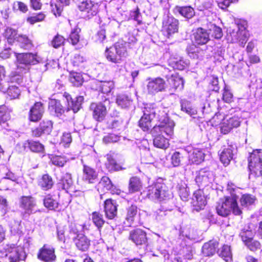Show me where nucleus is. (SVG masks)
I'll list each match as a JSON object with an SVG mask.
<instances>
[{"mask_svg":"<svg viewBox=\"0 0 262 262\" xmlns=\"http://www.w3.org/2000/svg\"><path fill=\"white\" fill-rule=\"evenodd\" d=\"M160 124L155 126L151 130L153 144L156 147L166 149L169 144L167 137H171L173 134L174 123L173 121L167 119L165 117L163 119L158 118Z\"/></svg>","mask_w":262,"mask_h":262,"instance_id":"nucleus-1","label":"nucleus"},{"mask_svg":"<svg viewBox=\"0 0 262 262\" xmlns=\"http://www.w3.org/2000/svg\"><path fill=\"white\" fill-rule=\"evenodd\" d=\"M227 190L230 194V196H227L225 201L221 200L216 207L217 214L222 216H227L231 211L235 215H239L242 211L237 206V199L238 198L240 188L236 187L232 183H228Z\"/></svg>","mask_w":262,"mask_h":262,"instance_id":"nucleus-2","label":"nucleus"},{"mask_svg":"<svg viewBox=\"0 0 262 262\" xmlns=\"http://www.w3.org/2000/svg\"><path fill=\"white\" fill-rule=\"evenodd\" d=\"M63 96L67 103L66 109L62 106L59 101L55 99L51 100L49 104L50 112L57 117L61 116L66 110L67 112L72 110L73 113H77L80 110L83 101V97L80 96L73 98L69 94L64 93Z\"/></svg>","mask_w":262,"mask_h":262,"instance_id":"nucleus-3","label":"nucleus"},{"mask_svg":"<svg viewBox=\"0 0 262 262\" xmlns=\"http://www.w3.org/2000/svg\"><path fill=\"white\" fill-rule=\"evenodd\" d=\"M249 177L255 178L262 174V150L256 149L253 151L248 159Z\"/></svg>","mask_w":262,"mask_h":262,"instance_id":"nucleus-4","label":"nucleus"},{"mask_svg":"<svg viewBox=\"0 0 262 262\" xmlns=\"http://www.w3.org/2000/svg\"><path fill=\"white\" fill-rule=\"evenodd\" d=\"M147 195L153 201L162 202L169 200L171 194L164 184L157 183L148 187Z\"/></svg>","mask_w":262,"mask_h":262,"instance_id":"nucleus-5","label":"nucleus"},{"mask_svg":"<svg viewBox=\"0 0 262 262\" xmlns=\"http://www.w3.org/2000/svg\"><path fill=\"white\" fill-rule=\"evenodd\" d=\"M16 57L17 69L21 71H28L31 66L37 64L40 60L37 54L30 53H16Z\"/></svg>","mask_w":262,"mask_h":262,"instance_id":"nucleus-6","label":"nucleus"},{"mask_svg":"<svg viewBox=\"0 0 262 262\" xmlns=\"http://www.w3.org/2000/svg\"><path fill=\"white\" fill-rule=\"evenodd\" d=\"M99 6L92 0H79L78 8L84 19H90L95 16L98 12Z\"/></svg>","mask_w":262,"mask_h":262,"instance_id":"nucleus-7","label":"nucleus"},{"mask_svg":"<svg viewBox=\"0 0 262 262\" xmlns=\"http://www.w3.org/2000/svg\"><path fill=\"white\" fill-rule=\"evenodd\" d=\"M195 181L199 187L208 186L214 181L213 172L206 168L201 169L196 172Z\"/></svg>","mask_w":262,"mask_h":262,"instance_id":"nucleus-8","label":"nucleus"},{"mask_svg":"<svg viewBox=\"0 0 262 262\" xmlns=\"http://www.w3.org/2000/svg\"><path fill=\"white\" fill-rule=\"evenodd\" d=\"M110 101L105 99L104 102L92 103L90 105V110L92 111L93 117L96 121H103L107 113L106 104H109Z\"/></svg>","mask_w":262,"mask_h":262,"instance_id":"nucleus-9","label":"nucleus"},{"mask_svg":"<svg viewBox=\"0 0 262 262\" xmlns=\"http://www.w3.org/2000/svg\"><path fill=\"white\" fill-rule=\"evenodd\" d=\"M8 257L11 262H17L24 260L26 257L25 252L23 247L15 246L14 245H7L5 248Z\"/></svg>","mask_w":262,"mask_h":262,"instance_id":"nucleus-10","label":"nucleus"},{"mask_svg":"<svg viewBox=\"0 0 262 262\" xmlns=\"http://www.w3.org/2000/svg\"><path fill=\"white\" fill-rule=\"evenodd\" d=\"M179 21L172 16H167L163 20L162 31L169 38L178 30Z\"/></svg>","mask_w":262,"mask_h":262,"instance_id":"nucleus-11","label":"nucleus"},{"mask_svg":"<svg viewBox=\"0 0 262 262\" xmlns=\"http://www.w3.org/2000/svg\"><path fill=\"white\" fill-rule=\"evenodd\" d=\"M147 84V89L149 94H155L160 92H163L166 89L165 80L160 78H149Z\"/></svg>","mask_w":262,"mask_h":262,"instance_id":"nucleus-12","label":"nucleus"},{"mask_svg":"<svg viewBox=\"0 0 262 262\" xmlns=\"http://www.w3.org/2000/svg\"><path fill=\"white\" fill-rule=\"evenodd\" d=\"M128 239L137 246L146 245L147 242L146 232L139 228L131 230L129 232Z\"/></svg>","mask_w":262,"mask_h":262,"instance_id":"nucleus-13","label":"nucleus"},{"mask_svg":"<svg viewBox=\"0 0 262 262\" xmlns=\"http://www.w3.org/2000/svg\"><path fill=\"white\" fill-rule=\"evenodd\" d=\"M38 258L45 262H54L56 259L55 249L51 246L44 245L39 250Z\"/></svg>","mask_w":262,"mask_h":262,"instance_id":"nucleus-14","label":"nucleus"},{"mask_svg":"<svg viewBox=\"0 0 262 262\" xmlns=\"http://www.w3.org/2000/svg\"><path fill=\"white\" fill-rule=\"evenodd\" d=\"M186 150L188 154V160L190 163L199 164L204 161L205 154L202 149L187 147Z\"/></svg>","mask_w":262,"mask_h":262,"instance_id":"nucleus-15","label":"nucleus"},{"mask_svg":"<svg viewBox=\"0 0 262 262\" xmlns=\"http://www.w3.org/2000/svg\"><path fill=\"white\" fill-rule=\"evenodd\" d=\"M143 112L144 116L149 117L152 120L157 118L159 122L158 118H162L163 119L165 117L167 119H169L166 116V114L163 111L161 112L158 107L154 106V104L147 105L144 107Z\"/></svg>","mask_w":262,"mask_h":262,"instance_id":"nucleus-16","label":"nucleus"},{"mask_svg":"<svg viewBox=\"0 0 262 262\" xmlns=\"http://www.w3.org/2000/svg\"><path fill=\"white\" fill-rule=\"evenodd\" d=\"M241 123L240 118L233 116L227 119H224L221 125V132L224 134L229 133L233 128L238 127Z\"/></svg>","mask_w":262,"mask_h":262,"instance_id":"nucleus-17","label":"nucleus"},{"mask_svg":"<svg viewBox=\"0 0 262 262\" xmlns=\"http://www.w3.org/2000/svg\"><path fill=\"white\" fill-rule=\"evenodd\" d=\"M20 207L24 210L25 213L29 215L36 211V202L32 196H23L20 200Z\"/></svg>","mask_w":262,"mask_h":262,"instance_id":"nucleus-18","label":"nucleus"},{"mask_svg":"<svg viewBox=\"0 0 262 262\" xmlns=\"http://www.w3.org/2000/svg\"><path fill=\"white\" fill-rule=\"evenodd\" d=\"M44 113L42 103L36 102L32 106L29 113V119L32 122H37L40 120Z\"/></svg>","mask_w":262,"mask_h":262,"instance_id":"nucleus-19","label":"nucleus"},{"mask_svg":"<svg viewBox=\"0 0 262 262\" xmlns=\"http://www.w3.org/2000/svg\"><path fill=\"white\" fill-rule=\"evenodd\" d=\"M73 241L77 248L81 251H86L91 245V240L84 234L74 236Z\"/></svg>","mask_w":262,"mask_h":262,"instance_id":"nucleus-20","label":"nucleus"},{"mask_svg":"<svg viewBox=\"0 0 262 262\" xmlns=\"http://www.w3.org/2000/svg\"><path fill=\"white\" fill-rule=\"evenodd\" d=\"M234 148L232 145H228L220 150V159L225 166H228L233 158Z\"/></svg>","mask_w":262,"mask_h":262,"instance_id":"nucleus-21","label":"nucleus"},{"mask_svg":"<svg viewBox=\"0 0 262 262\" xmlns=\"http://www.w3.org/2000/svg\"><path fill=\"white\" fill-rule=\"evenodd\" d=\"M106 217L108 219H114L117 215V206L116 202L112 199H107L104 204Z\"/></svg>","mask_w":262,"mask_h":262,"instance_id":"nucleus-22","label":"nucleus"},{"mask_svg":"<svg viewBox=\"0 0 262 262\" xmlns=\"http://www.w3.org/2000/svg\"><path fill=\"white\" fill-rule=\"evenodd\" d=\"M192 200L193 205L195 206L197 210L203 209L207 203L203 191L201 189H198L193 193Z\"/></svg>","mask_w":262,"mask_h":262,"instance_id":"nucleus-23","label":"nucleus"},{"mask_svg":"<svg viewBox=\"0 0 262 262\" xmlns=\"http://www.w3.org/2000/svg\"><path fill=\"white\" fill-rule=\"evenodd\" d=\"M181 111L193 118H196L198 111L192 103L186 99H181L180 101Z\"/></svg>","mask_w":262,"mask_h":262,"instance_id":"nucleus-24","label":"nucleus"},{"mask_svg":"<svg viewBox=\"0 0 262 262\" xmlns=\"http://www.w3.org/2000/svg\"><path fill=\"white\" fill-rule=\"evenodd\" d=\"M193 35L194 42L198 45L206 44L209 40V35L207 30L202 28H198Z\"/></svg>","mask_w":262,"mask_h":262,"instance_id":"nucleus-25","label":"nucleus"},{"mask_svg":"<svg viewBox=\"0 0 262 262\" xmlns=\"http://www.w3.org/2000/svg\"><path fill=\"white\" fill-rule=\"evenodd\" d=\"M98 174L92 167L84 165L83 167V177L84 181L89 183H94L97 181Z\"/></svg>","mask_w":262,"mask_h":262,"instance_id":"nucleus-26","label":"nucleus"},{"mask_svg":"<svg viewBox=\"0 0 262 262\" xmlns=\"http://www.w3.org/2000/svg\"><path fill=\"white\" fill-rule=\"evenodd\" d=\"M167 81L170 85L171 91H175L179 89L181 90L183 88V79L177 75L171 74L166 76Z\"/></svg>","mask_w":262,"mask_h":262,"instance_id":"nucleus-27","label":"nucleus"},{"mask_svg":"<svg viewBox=\"0 0 262 262\" xmlns=\"http://www.w3.org/2000/svg\"><path fill=\"white\" fill-rule=\"evenodd\" d=\"M106 157L107 161L105 165L109 171L113 172L122 169V167L117 163L114 153H108L106 155Z\"/></svg>","mask_w":262,"mask_h":262,"instance_id":"nucleus-28","label":"nucleus"},{"mask_svg":"<svg viewBox=\"0 0 262 262\" xmlns=\"http://www.w3.org/2000/svg\"><path fill=\"white\" fill-rule=\"evenodd\" d=\"M24 149L27 148L34 152H43L44 146L39 142L33 140H27L23 144Z\"/></svg>","mask_w":262,"mask_h":262,"instance_id":"nucleus-29","label":"nucleus"},{"mask_svg":"<svg viewBox=\"0 0 262 262\" xmlns=\"http://www.w3.org/2000/svg\"><path fill=\"white\" fill-rule=\"evenodd\" d=\"M255 235V231L252 230L250 225L245 226L240 232L239 236L244 244L252 240Z\"/></svg>","mask_w":262,"mask_h":262,"instance_id":"nucleus-30","label":"nucleus"},{"mask_svg":"<svg viewBox=\"0 0 262 262\" xmlns=\"http://www.w3.org/2000/svg\"><path fill=\"white\" fill-rule=\"evenodd\" d=\"M176 10L181 16L187 19L192 18L195 14L194 9L190 6H177Z\"/></svg>","mask_w":262,"mask_h":262,"instance_id":"nucleus-31","label":"nucleus"},{"mask_svg":"<svg viewBox=\"0 0 262 262\" xmlns=\"http://www.w3.org/2000/svg\"><path fill=\"white\" fill-rule=\"evenodd\" d=\"M219 243L216 241H210L205 243L202 247V252L206 256H212L216 252Z\"/></svg>","mask_w":262,"mask_h":262,"instance_id":"nucleus-32","label":"nucleus"},{"mask_svg":"<svg viewBox=\"0 0 262 262\" xmlns=\"http://www.w3.org/2000/svg\"><path fill=\"white\" fill-rule=\"evenodd\" d=\"M189 64V61L188 60H184L182 57H174L171 58L169 60V64L174 69L179 70H183Z\"/></svg>","mask_w":262,"mask_h":262,"instance_id":"nucleus-33","label":"nucleus"},{"mask_svg":"<svg viewBox=\"0 0 262 262\" xmlns=\"http://www.w3.org/2000/svg\"><path fill=\"white\" fill-rule=\"evenodd\" d=\"M116 102L121 108H127L132 104V100L128 95L121 94L117 96Z\"/></svg>","mask_w":262,"mask_h":262,"instance_id":"nucleus-34","label":"nucleus"},{"mask_svg":"<svg viewBox=\"0 0 262 262\" xmlns=\"http://www.w3.org/2000/svg\"><path fill=\"white\" fill-rule=\"evenodd\" d=\"M73 183L71 174L66 173L62 176L58 185L59 188L67 191L72 186Z\"/></svg>","mask_w":262,"mask_h":262,"instance_id":"nucleus-35","label":"nucleus"},{"mask_svg":"<svg viewBox=\"0 0 262 262\" xmlns=\"http://www.w3.org/2000/svg\"><path fill=\"white\" fill-rule=\"evenodd\" d=\"M53 184L52 178L48 174H43L38 182L39 186L43 190L50 189L52 187Z\"/></svg>","mask_w":262,"mask_h":262,"instance_id":"nucleus-36","label":"nucleus"},{"mask_svg":"<svg viewBox=\"0 0 262 262\" xmlns=\"http://www.w3.org/2000/svg\"><path fill=\"white\" fill-rule=\"evenodd\" d=\"M207 30L212 37L216 39H221L223 35L222 29L211 23L207 24Z\"/></svg>","mask_w":262,"mask_h":262,"instance_id":"nucleus-37","label":"nucleus"},{"mask_svg":"<svg viewBox=\"0 0 262 262\" xmlns=\"http://www.w3.org/2000/svg\"><path fill=\"white\" fill-rule=\"evenodd\" d=\"M97 90L103 94H108L111 92L114 88L112 81H98L96 82Z\"/></svg>","mask_w":262,"mask_h":262,"instance_id":"nucleus-38","label":"nucleus"},{"mask_svg":"<svg viewBox=\"0 0 262 262\" xmlns=\"http://www.w3.org/2000/svg\"><path fill=\"white\" fill-rule=\"evenodd\" d=\"M44 206L50 210H55L58 207V202L51 194L46 195L43 200Z\"/></svg>","mask_w":262,"mask_h":262,"instance_id":"nucleus-39","label":"nucleus"},{"mask_svg":"<svg viewBox=\"0 0 262 262\" xmlns=\"http://www.w3.org/2000/svg\"><path fill=\"white\" fill-rule=\"evenodd\" d=\"M138 212V208L136 205H132L127 208L126 221L128 225L130 226L134 221V218Z\"/></svg>","mask_w":262,"mask_h":262,"instance_id":"nucleus-40","label":"nucleus"},{"mask_svg":"<svg viewBox=\"0 0 262 262\" xmlns=\"http://www.w3.org/2000/svg\"><path fill=\"white\" fill-rule=\"evenodd\" d=\"M69 233L74 236H77L79 234H83L86 226L85 225H80L78 224H71L69 226Z\"/></svg>","mask_w":262,"mask_h":262,"instance_id":"nucleus-41","label":"nucleus"},{"mask_svg":"<svg viewBox=\"0 0 262 262\" xmlns=\"http://www.w3.org/2000/svg\"><path fill=\"white\" fill-rule=\"evenodd\" d=\"M70 82L76 86L81 85L83 82V78L81 73L77 72H71L69 76Z\"/></svg>","mask_w":262,"mask_h":262,"instance_id":"nucleus-42","label":"nucleus"},{"mask_svg":"<svg viewBox=\"0 0 262 262\" xmlns=\"http://www.w3.org/2000/svg\"><path fill=\"white\" fill-rule=\"evenodd\" d=\"M6 93L10 99H14L18 98L20 94V90L17 86L15 85H9L8 83V86H7Z\"/></svg>","mask_w":262,"mask_h":262,"instance_id":"nucleus-43","label":"nucleus"},{"mask_svg":"<svg viewBox=\"0 0 262 262\" xmlns=\"http://www.w3.org/2000/svg\"><path fill=\"white\" fill-rule=\"evenodd\" d=\"M17 42L20 48L25 49H30L32 46L31 41L26 35H18Z\"/></svg>","mask_w":262,"mask_h":262,"instance_id":"nucleus-44","label":"nucleus"},{"mask_svg":"<svg viewBox=\"0 0 262 262\" xmlns=\"http://www.w3.org/2000/svg\"><path fill=\"white\" fill-rule=\"evenodd\" d=\"M105 55L107 59L112 62L118 63L121 60L119 56L115 52V48L113 47L106 50Z\"/></svg>","mask_w":262,"mask_h":262,"instance_id":"nucleus-45","label":"nucleus"},{"mask_svg":"<svg viewBox=\"0 0 262 262\" xmlns=\"http://www.w3.org/2000/svg\"><path fill=\"white\" fill-rule=\"evenodd\" d=\"M92 221L98 229V233H100V229L104 224V221L103 219V215L99 212H94L92 213Z\"/></svg>","mask_w":262,"mask_h":262,"instance_id":"nucleus-46","label":"nucleus"},{"mask_svg":"<svg viewBox=\"0 0 262 262\" xmlns=\"http://www.w3.org/2000/svg\"><path fill=\"white\" fill-rule=\"evenodd\" d=\"M219 255L226 261H229L232 258V254L230 247L228 245H224L219 251Z\"/></svg>","mask_w":262,"mask_h":262,"instance_id":"nucleus-47","label":"nucleus"},{"mask_svg":"<svg viewBox=\"0 0 262 262\" xmlns=\"http://www.w3.org/2000/svg\"><path fill=\"white\" fill-rule=\"evenodd\" d=\"M4 35L9 43H12L15 40L17 41L18 35L15 30L8 27L5 30Z\"/></svg>","mask_w":262,"mask_h":262,"instance_id":"nucleus-48","label":"nucleus"},{"mask_svg":"<svg viewBox=\"0 0 262 262\" xmlns=\"http://www.w3.org/2000/svg\"><path fill=\"white\" fill-rule=\"evenodd\" d=\"M113 187V184L108 177H103L98 184V189H102L103 191L110 190Z\"/></svg>","mask_w":262,"mask_h":262,"instance_id":"nucleus-49","label":"nucleus"},{"mask_svg":"<svg viewBox=\"0 0 262 262\" xmlns=\"http://www.w3.org/2000/svg\"><path fill=\"white\" fill-rule=\"evenodd\" d=\"M256 200L255 196L249 194H243L241 198L240 201L241 205L244 207L253 205Z\"/></svg>","mask_w":262,"mask_h":262,"instance_id":"nucleus-50","label":"nucleus"},{"mask_svg":"<svg viewBox=\"0 0 262 262\" xmlns=\"http://www.w3.org/2000/svg\"><path fill=\"white\" fill-rule=\"evenodd\" d=\"M152 119L149 117L143 116L139 121V126L144 131H148L151 127Z\"/></svg>","mask_w":262,"mask_h":262,"instance_id":"nucleus-51","label":"nucleus"},{"mask_svg":"<svg viewBox=\"0 0 262 262\" xmlns=\"http://www.w3.org/2000/svg\"><path fill=\"white\" fill-rule=\"evenodd\" d=\"M141 187L140 179L137 177L130 178L129 184V191L130 192H134L140 190Z\"/></svg>","mask_w":262,"mask_h":262,"instance_id":"nucleus-52","label":"nucleus"},{"mask_svg":"<svg viewBox=\"0 0 262 262\" xmlns=\"http://www.w3.org/2000/svg\"><path fill=\"white\" fill-rule=\"evenodd\" d=\"M179 193L181 199L184 201H187L189 196V191L187 185L184 183L178 184Z\"/></svg>","mask_w":262,"mask_h":262,"instance_id":"nucleus-53","label":"nucleus"},{"mask_svg":"<svg viewBox=\"0 0 262 262\" xmlns=\"http://www.w3.org/2000/svg\"><path fill=\"white\" fill-rule=\"evenodd\" d=\"M1 170L3 174L5 175L4 179H9L11 180L12 182L17 183V180L18 179V177L8 170L6 166L4 165L2 166L1 168Z\"/></svg>","mask_w":262,"mask_h":262,"instance_id":"nucleus-54","label":"nucleus"},{"mask_svg":"<svg viewBox=\"0 0 262 262\" xmlns=\"http://www.w3.org/2000/svg\"><path fill=\"white\" fill-rule=\"evenodd\" d=\"M68 160L66 157L60 156H53L51 158L52 163L58 167H63L67 162Z\"/></svg>","mask_w":262,"mask_h":262,"instance_id":"nucleus-55","label":"nucleus"},{"mask_svg":"<svg viewBox=\"0 0 262 262\" xmlns=\"http://www.w3.org/2000/svg\"><path fill=\"white\" fill-rule=\"evenodd\" d=\"M113 47L115 48V52L119 56L121 59L122 57H125L127 55L126 49L123 43L117 42Z\"/></svg>","mask_w":262,"mask_h":262,"instance_id":"nucleus-56","label":"nucleus"},{"mask_svg":"<svg viewBox=\"0 0 262 262\" xmlns=\"http://www.w3.org/2000/svg\"><path fill=\"white\" fill-rule=\"evenodd\" d=\"M86 61L85 58L79 54H75L72 59V63L75 67H83Z\"/></svg>","mask_w":262,"mask_h":262,"instance_id":"nucleus-57","label":"nucleus"},{"mask_svg":"<svg viewBox=\"0 0 262 262\" xmlns=\"http://www.w3.org/2000/svg\"><path fill=\"white\" fill-rule=\"evenodd\" d=\"M183 158V155L179 151L174 152L171 157V162L174 167L179 166Z\"/></svg>","mask_w":262,"mask_h":262,"instance_id":"nucleus-58","label":"nucleus"},{"mask_svg":"<svg viewBox=\"0 0 262 262\" xmlns=\"http://www.w3.org/2000/svg\"><path fill=\"white\" fill-rule=\"evenodd\" d=\"M10 119L9 113L6 109L5 106H0V124L8 125L6 122Z\"/></svg>","mask_w":262,"mask_h":262,"instance_id":"nucleus-59","label":"nucleus"},{"mask_svg":"<svg viewBox=\"0 0 262 262\" xmlns=\"http://www.w3.org/2000/svg\"><path fill=\"white\" fill-rule=\"evenodd\" d=\"M80 31L79 28H76L72 31L70 35L68 40L73 45H76L79 40V33Z\"/></svg>","mask_w":262,"mask_h":262,"instance_id":"nucleus-60","label":"nucleus"},{"mask_svg":"<svg viewBox=\"0 0 262 262\" xmlns=\"http://www.w3.org/2000/svg\"><path fill=\"white\" fill-rule=\"evenodd\" d=\"M43 133L49 134L52 129V122L50 120H43L39 125Z\"/></svg>","mask_w":262,"mask_h":262,"instance_id":"nucleus-61","label":"nucleus"},{"mask_svg":"<svg viewBox=\"0 0 262 262\" xmlns=\"http://www.w3.org/2000/svg\"><path fill=\"white\" fill-rule=\"evenodd\" d=\"M129 19H132L137 21L138 25L142 24V15L138 8L130 12Z\"/></svg>","mask_w":262,"mask_h":262,"instance_id":"nucleus-62","label":"nucleus"},{"mask_svg":"<svg viewBox=\"0 0 262 262\" xmlns=\"http://www.w3.org/2000/svg\"><path fill=\"white\" fill-rule=\"evenodd\" d=\"M95 41L100 43L104 42L106 39V30L101 28L95 35Z\"/></svg>","mask_w":262,"mask_h":262,"instance_id":"nucleus-63","label":"nucleus"},{"mask_svg":"<svg viewBox=\"0 0 262 262\" xmlns=\"http://www.w3.org/2000/svg\"><path fill=\"white\" fill-rule=\"evenodd\" d=\"M64 41V38L61 35H57L51 42L52 46L55 48H58L61 46Z\"/></svg>","mask_w":262,"mask_h":262,"instance_id":"nucleus-64","label":"nucleus"}]
</instances>
